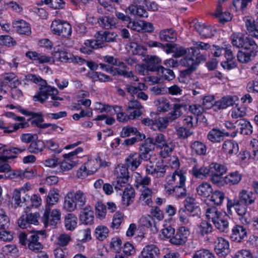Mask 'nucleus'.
I'll use <instances>...</instances> for the list:
<instances>
[{
    "instance_id": "obj_16",
    "label": "nucleus",
    "mask_w": 258,
    "mask_h": 258,
    "mask_svg": "<svg viewBox=\"0 0 258 258\" xmlns=\"http://www.w3.org/2000/svg\"><path fill=\"white\" fill-rule=\"evenodd\" d=\"M80 220L82 223L85 225L93 223L94 220V212L91 206H87L81 212Z\"/></svg>"
},
{
    "instance_id": "obj_42",
    "label": "nucleus",
    "mask_w": 258,
    "mask_h": 258,
    "mask_svg": "<svg viewBox=\"0 0 258 258\" xmlns=\"http://www.w3.org/2000/svg\"><path fill=\"white\" fill-rule=\"evenodd\" d=\"M135 190L133 187H125L122 194V200L123 205L126 206L130 204V201L134 198Z\"/></svg>"
},
{
    "instance_id": "obj_14",
    "label": "nucleus",
    "mask_w": 258,
    "mask_h": 258,
    "mask_svg": "<svg viewBox=\"0 0 258 258\" xmlns=\"http://www.w3.org/2000/svg\"><path fill=\"white\" fill-rule=\"evenodd\" d=\"M99 26L104 29H112L116 27V22L114 17L103 16L97 18Z\"/></svg>"
},
{
    "instance_id": "obj_1",
    "label": "nucleus",
    "mask_w": 258,
    "mask_h": 258,
    "mask_svg": "<svg viewBox=\"0 0 258 258\" xmlns=\"http://www.w3.org/2000/svg\"><path fill=\"white\" fill-rule=\"evenodd\" d=\"M25 80L27 82L39 84L41 86L39 91L34 96L35 101H38L43 103L48 99V95L57 92L56 88L47 85L46 81L39 76L29 74L25 76Z\"/></svg>"
},
{
    "instance_id": "obj_17",
    "label": "nucleus",
    "mask_w": 258,
    "mask_h": 258,
    "mask_svg": "<svg viewBox=\"0 0 258 258\" xmlns=\"http://www.w3.org/2000/svg\"><path fill=\"white\" fill-rule=\"evenodd\" d=\"M143 258H159L160 252L159 249L154 244L146 246L142 251Z\"/></svg>"
},
{
    "instance_id": "obj_29",
    "label": "nucleus",
    "mask_w": 258,
    "mask_h": 258,
    "mask_svg": "<svg viewBox=\"0 0 258 258\" xmlns=\"http://www.w3.org/2000/svg\"><path fill=\"white\" fill-rule=\"evenodd\" d=\"M45 146L44 143L37 138L31 142L28 147V150L31 153L38 154L43 150Z\"/></svg>"
},
{
    "instance_id": "obj_12",
    "label": "nucleus",
    "mask_w": 258,
    "mask_h": 258,
    "mask_svg": "<svg viewBox=\"0 0 258 258\" xmlns=\"http://www.w3.org/2000/svg\"><path fill=\"white\" fill-rule=\"evenodd\" d=\"M154 147L153 138H148L143 143L141 144L139 153L144 156L145 160L147 161L150 158V153L154 149Z\"/></svg>"
},
{
    "instance_id": "obj_48",
    "label": "nucleus",
    "mask_w": 258,
    "mask_h": 258,
    "mask_svg": "<svg viewBox=\"0 0 258 258\" xmlns=\"http://www.w3.org/2000/svg\"><path fill=\"white\" fill-rule=\"evenodd\" d=\"M173 192L174 197L176 198L183 199L187 196V189L185 184L176 185L174 186Z\"/></svg>"
},
{
    "instance_id": "obj_63",
    "label": "nucleus",
    "mask_w": 258,
    "mask_h": 258,
    "mask_svg": "<svg viewBox=\"0 0 258 258\" xmlns=\"http://www.w3.org/2000/svg\"><path fill=\"white\" fill-rule=\"evenodd\" d=\"M123 220V215L122 213L117 212L113 216L111 227L113 229H117Z\"/></svg>"
},
{
    "instance_id": "obj_38",
    "label": "nucleus",
    "mask_w": 258,
    "mask_h": 258,
    "mask_svg": "<svg viewBox=\"0 0 258 258\" xmlns=\"http://www.w3.org/2000/svg\"><path fill=\"white\" fill-rule=\"evenodd\" d=\"M141 222L144 226L150 228L153 233H156L158 232L156 224L152 217L149 215L143 217L141 219Z\"/></svg>"
},
{
    "instance_id": "obj_46",
    "label": "nucleus",
    "mask_w": 258,
    "mask_h": 258,
    "mask_svg": "<svg viewBox=\"0 0 258 258\" xmlns=\"http://www.w3.org/2000/svg\"><path fill=\"white\" fill-rule=\"evenodd\" d=\"M171 180L174 181L176 185L185 184L186 177L181 170H176L171 177Z\"/></svg>"
},
{
    "instance_id": "obj_58",
    "label": "nucleus",
    "mask_w": 258,
    "mask_h": 258,
    "mask_svg": "<svg viewBox=\"0 0 258 258\" xmlns=\"http://www.w3.org/2000/svg\"><path fill=\"white\" fill-rule=\"evenodd\" d=\"M176 134L181 139H186L192 134V132L186 127L181 126L176 128Z\"/></svg>"
},
{
    "instance_id": "obj_32",
    "label": "nucleus",
    "mask_w": 258,
    "mask_h": 258,
    "mask_svg": "<svg viewBox=\"0 0 258 258\" xmlns=\"http://www.w3.org/2000/svg\"><path fill=\"white\" fill-rule=\"evenodd\" d=\"M211 47V46L208 43L202 41L196 42L195 46L188 49V53L198 54L201 52L200 50H209V52Z\"/></svg>"
},
{
    "instance_id": "obj_39",
    "label": "nucleus",
    "mask_w": 258,
    "mask_h": 258,
    "mask_svg": "<svg viewBox=\"0 0 258 258\" xmlns=\"http://www.w3.org/2000/svg\"><path fill=\"white\" fill-rule=\"evenodd\" d=\"M207 138L213 143L220 142L223 140V132L219 129L213 128L208 133Z\"/></svg>"
},
{
    "instance_id": "obj_60",
    "label": "nucleus",
    "mask_w": 258,
    "mask_h": 258,
    "mask_svg": "<svg viewBox=\"0 0 258 258\" xmlns=\"http://www.w3.org/2000/svg\"><path fill=\"white\" fill-rule=\"evenodd\" d=\"M16 42L9 35H2L0 36V45H5L8 47L14 46Z\"/></svg>"
},
{
    "instance_id": "obj_43",
    "label": "nucleus",
    "mask_w": 258,
    "mask_h": 258,
    "mask_svg": "<svg viewBox=\"0 0 258 258\" xmlns=\"http://www.w3.org/2000/svg\"><path fill=\"white\" fill-rule=\"evenodd\" d=\"M222 214L218 210L217 208L213 207L208 208L206 210V217L209 220L215 223L221 217Z\"/></svg>"
},
{
    "instance_id": "obj_21",
    "label": "nucleus",
    "mask_w": 258,
    "mask_h": 258,
    "mask_svg": "<svg viewBox=\"0 0 258 258\" xmlns=\"http://www.w3.org/2000/svg\"><path fill=\"white\" fill-rule=\"evenodd\" d=\"M26 150V148L23 147L21 148L10 147L6 148L5 146L2 145V153L0 157L2 158L3 156H6L7 160L9 159H14L17 157L16 155H11V154H17L21 153Z\"/></svg>"
},
{
    "instance_id": "obj_33",
    "label": "nucleus",
    "mask_w": 258,
    "mask_h": 258,
    "mask_svg": "<svg viewBox=\"0 0 258 258\" xmlns=\"http://www.w3.org/2000/svg\"><path fill=\"white\" fill-rule=\"evenodd\" d=\"M78 218L72 213L68 214L64 219V226L67 230H73L77 227Z\"/></svg>"
},
{
    "instance_id": "obj_4",
    "label": "nucleus",
    "mask_w": 258,
    "mask_h": 258,
    "mask_svg": "<svg viewBox=\"0 0 258 258\" xmlns=\"http://www.w3.org/2000/svg\"><path fill=\"white\" fill-rule=\"evenodd\" d=\"M60 213L57 209L53 210L50 213V209L46 206V209L43 215V222L46 227L50 226L52 228H55L60 223Z\"/></svg>"
},
{
    "instance_id": "obj_61",
    "label": "nucleus",
    "mask_w": 258,
    "mask_h": 258,
    "mask_svg": "<svg viewBox=\"0 0 258 258\" xmlns=\"http://www.w3.org/2000/svg\"><path fill=\"white\" fill-rule=\"evenodd\" d=\"M178 215L179 221L182 224L186 225L189 223L188 217L191 216L186 211L183 207L180 208L178 211Z\"/></svg>"
},
{
    "instance_id": "obj_35",
    "label": "nucleus",
    "mask_w": 258,
    "mask_h": 258,
    "mask_svg": "<svg viewBox=\"0 0 258 258\" xmlns=\"http://www.w3.org/2000/svg\"><path fill=\"white\" fill-rule=\"evenodd\" d=\"M210 175L213 174H224L227 171L226 167L220 163L212 162L209 165Z\"/></svg>"
},
{
    "instance_id": "obj_3",
    "label": "nucleus",
    "mask_w": 258,
    "mask_h": 258,
    "mask_svg": "<svg viewBox=\"0 0 258 258\" xmlns=\"http://www.w3.org/2000/svg\"><path fill=\"white\" fill-rule=\"evenodd\" d=\"M50 28L53 34L63 37H68L71 35V26L66 22H61L59 20H54L52 22Z\"/></svg>"
},
{
    "instance_id": "obj_24",
    "label": "nucleus",
    "mask_w": 258,
    "mask_h": 258,
    "mask_svg": "<svg viewBox=\"0 0 258 258\" xmlns=\"http://www.w3.org/2000/svg\"><path fill=\"white\" fill-rule=\"evenodd\" d=\"M159 36L162 41L173 42L176 39V33L172 28L163 29L160 31Z\"/></svg>"
},
{
    "instance_id": "obj_5",
    "label": "nucleus",
    "mask_w": 258,
    "mask_h": 258,
    "mask_svg": "<svg viewBox=\"0 0 258 258\" xmlns=\"http://www.w3.org/2000/svg\"><path fill=\"white\" fill-rule=\"evenodd\" d=\"M230 229L227 236L233 241L240 243L247 236V230L244 226L234 225Z\"/></svg>"
},
{
    "instance_id": "obj_34",
    "label": "nucleus",
    "mask_w": 258,
    "mask_h": 258,
    "mask_svg": "<svg viewBox=\"0 0 258 258\" xmlns=\"http://www.w3.org/2000/svg\"><path fill=\"white\" fill-rule=\"evenodd\" d=\"M192 152L200 156H205L207 154L206 146L201 142L195 141L190 146Z\"/></svg>"
},
{
    "instance_id": "obj_13",
    "label": "nucleus",
    "mask_w": 258,
    "mask_h": 258,
    "mask_svg": "<svg viewBox=\"0 0 258 258\" xmlns=\"http://www.w3.org/2000/svg\"><path fill=\"white\" fill-rule=\"evenodd\" d=\"M221 150L226 155L230 156L236 154L239 150L237 143L232 140H227L223 143Z\"/></svg>"
},
{
    "instance_id": "obj_25",
    "label": "nucleus",
    "mask_w": 258,
    "mask_h": 258,
    "mask_svg": "<svg viewBox=\"0 0 258 258\" xmlns=\"http://www.w3.org/2000/svg\"><path fill=\"white\" fill-rule=\"evenodd\" d=\"M63 208L69 212L78 209L72 196V192H69L64 197Z\"/></svg>"
},
{
    "instance_id": "obj_20",
    "label": "nucleus",
    "mask_w": 258,
    "mask_h": 258,
    "mask_svg": "<svg viewBox=\"0 0 258 258\" xmlns=\"http://www.w3.org/2000/svg\"><path fill=\"white\" fill-rule=\"evenodd\" d=\"M13 25L17 32L20 34L29 35L31 33L29 24L23 20L13 22Z\"/></svg>"
},
{
    "instance_id": "obj_26",
    "label": "nucleus",
    "mask_w": 258,
    "mask_h": 258,
    "mask_svg": "<svg viewBox=\"0 0 258 258\" xmlns=\"http://www.w3.org/2000/svg\"><path fill=\"white\" fill-rule=\"evenodd\" d=\"M125 12L126 14L137 15L140 17L146 18L148 16V12L141 6L131 5L126 9Z\"/></svg>"
},
{
    "instance_id": "obj_11",
    "label": "nucleus",
    "mask_w": 258,
    "mask_h": 258,
    "mask_svg": "<svg viewBox=\"0 0 258 258\" xmlns=\"http://www.w3.org/2000/svg\"><path fill=\"white\" fill-rule=\"evenodd\" d=\"M238 99V97L236 95L224 96L221 99L215 101L214 103L215 110L223 109L229 106H233Z\"/></svg>"
},
{
    "instance_id": "obj_2",
    "label": "nucleus",
    "mask_w": 258,
    "mask_h": 258,
    "mask_svg": "<svg viewBox=\"0 0 258 258\" xmlns=\"http://www.w3.org/2000/svg\"><path fill=\"white\" fill-rule=\"evenodd\" d=\"M83 152V148L78 147L74 151L68 154L63 155L64 160L60 164V168L62 171H67L72 169L77 163L76 159L77 155Z\"/></svg>"
},
{
    "instance_id": "obj_10",
    "label": "nucleus",
    "mask_w": 258,
    "mask_h": 258,
    "mask_svg": "<svg viewBox=\"0 0 258 258\" xmlns=\"http://www.w3.org/2000/svg\"><path fill=\"white\" fill-rule=\"evenodd\" d=\"M143 160H145V158L141 153H131L125 159V164L128 168L134 171L141 165Z\"/></svg>"
},
{
    "instance_id": "obj_47",
    "label": "nucleus",
    "mask_w": 258,
    "mask_h": 258,
    "mask_svg": "<svg viewBox=\"0 0 258 258\" xmlns=\"http://www.w3.org/2000/svg\"><path fill=\"white\" fill-rule=\"evenodd\" d=\"M158 72L162 74V78L165 80L169 81L175 78V75L172 70L165 69L162 66H160L158 68Z\"/></svg>"
},
{
    "instance_id": "obj_64",
    "label": "nucleus",
    "mask_w": 258,
    "mask_h": 258,
    "mask_svg": "<svg viewBox=\"0 0 258 258\" xmlns=\"http://www.w3.org/2000/svg\"><path fill=\"white\" fill-rule=\"evenodd\" d=\"M233 258H257V257L253 256L252 253L249 250L241 249L235 253Z\"/></svg>"
},
{
    "instance_id": "obj_8",
    "label": "nucleus",
    "mask_w": 258,
    "mask_h": 258,
    "mask_svg": "<svg viewBox=\"0 0 258 258\" xmlns=\"http://www.w3.org/2000/svg\"><path fill=\"white\" fill-rule=\"evenodd\" d=\"M54 55L57 56L61 62H73L80 65L84 64L86 60L78 56H74L64 51H58L55 52Z\"/></svg>"
},
{
    "instance_id": "obj_7",
    "label": "nucleus",
    "mask_w": 258,
    "mask_h": 258,
    "mask_svg": "<svg viewBox=\"0 0 258 258\" xmlns=\"http://www.w3.org/2000/svg\"><path fill=\"white\" fill-rule=\"evenodd\" d=\"M215 251L219 257L225 258L230 251L228 241L222 237H218L215 242Z\"/></svg>"
},
{
    "instance_id": "obj_62",
    "label": "nucleus",
    "mask_w": 258,
    "mask_h": 258,
    "mask_svg": "<svg viewBox=\"0 0 258 258\" xmlns=\"http://www.w3.org/2000/svg\"><path fill=\"white\" fill-rule=\"evenodd\" d=\"M246 114V108L244 107H237V106L232 109L231 116L233 118L242 117Z\"/></svg>"
},
{
    "instance_id": "obj_44",
    "label": "nucleus",
    "mask_w": 258,
    "mask_h": 258,
    "mask_svg": "<svg viewBox=\"0 0 258 258\" xmlns=\"http://www.w3.org/2000/svg\"><path fill=\"white\" fill-rule=\"evenodd\" d=\"M152 191L151 189L149 188H144L140 198V201L143 202V204L149 205L152 203Z\"/></svg>"
},
{
    "instance_id": "obj_23",
    "label": "nucleus",
    "mask_w": 258,
    "mask_h": 258,
    "mask_svg": "<svg viewBox=\"0 0 258 258\" xmlns=\"http://www.w3.org/2000/svg\"><path fill=\"white\" fill-rule=\"evenodd\" d=\"M145 59L146 61V68L148 70L158 72V69L160 66H158L161 62V59L154 55H147Z\"/></svg>"
},
{
    "instance_id": "obj_18",
    "label": "nucleus",
    "mask_w": 258,
    "mask_h": 258,
    "mask_svg": "<svg viewBox=\"0 0 258 258\" xmlns=\"http://www.w3.org/2000/svg\"><path fill=\"white\" fill-rule=\"evenodd\" d=\"M238 200L239 204L241 203L247 206L254 203L255 197L251 191L242 190L239 193Z\"/></svg>"
},
{
    "instance_id": "obj_41",
    "label": "nucleus",
    "mask_w": 258,
    "mask_h": 258,
    "mask_svg": "<svg viewBox=\"0 0 258 258\" xmlns=\"http://www.w3.org/2000/svg\"><path fill=\"white\" fill-rule=\"evenodd\" d=\"M216 228L218 229L220 232L225 233L228 235V233L230 229L228 221L221 218L220 217L218 220L214 223Z\"/></svg>"
},
{
    "instance_id": "obj_51",
    "label": "nucleus",
    "mask_w": 258,
    "mask_h": 258,
    "mask_svg": "<svg viewBox=\"0 0 258 258\" xmlns=\"http://www.w3.org/2000/svg\"><path fill=\"white\" fill-rule=\"evenodd\" d=\"M211 197V201L216 205H220L223 203L224 198L225 194L222 191L220 190H215L212 192Z\"/></svg>"
},
{
    "instance_id": "obj_57",
    "label": "nucleus",
    "mask_w": 258,
    "mask_h": 258,
    "mask_svg": "<svg viewBox=\"0 0 258 258\" xmlns=\"http://www.w3.org/2000/svg\"><path fill=\"white\" fill-rule=\"evenodd\" d=\"M199 229L201 234L204 236L212 232L213 227L210 223L206 221H203L200 224Z\"/></svg>"
},
{
    "instance_id": "obj_53",
    "label": "nucleus",
    "mask_w": 258,
    "mask_h": 258,
    "mask_svg": "<svg viewBox=\"0 0 258 258\" xmlns=\"http://www.w3.org/2000/svg\"><path fill=\"white\" fill-rule=\"evenodd\" d=\"M129 47L130 51L134 55H142L146 50L143 46L136 42H131Z\"/></svg>"
},
{
    "instance_id": "obj_30",
    "label": "nucleus",
    "mask_w": 258,
    "mask_h": 258,
    "mask_svg": "<svg viewBox=\"0 0 258 258\" xmlns=\"http://www.w3.org/2000/svg\"><path fill=\"white\" fill-rule=\"evenodd\" d=\"M183 107V105L182 104H175L173 106L172 110H171L168 114L166 118V122H172L181 116L182 114L181 109Z\"/></svg>"
},
{
    "instance_id": "obj_36",
    "label": "nucleus",
    "mask_w": 258,
    "mask_h": 258,
    "mask_svg": "<svg viewBox=\"0 0 258 258\" xmlns=\"http://www.w3.org/2000/svg\"><path fill=\"white\" fill-rule=\"evenodd\" d=\"M241 178L242 175L238 171L231 172L225 176L226 184L230 185L237 184Z\"/></svg>"
},
{
    "instance_id": "obj_9",
    "label": "nucleus",
    "mask_w": 258,
    "mask_h": 258,
    "mask_svg": "<svg viewBox=\"0 0 258 258\" xmlns=\"http://www.w3.org/2000/svg\"><path fill=\"white\" fill-rule=\"evenodd\" d=\"M167 166L164 165L163 160L157 161L155 165H147L146 172L147 173L154 175L156 177H163L166 172Z\"/></svg>"
},
{
    "instance_id": "obj_19",
    "label": "nucleus",
    "mask_w": 258,
    "mask_h": 258,
    "mask_svg": "<svg viewBox=\"0 0 258 258\" xmlns=\"http://www.w3.org/2000/svg\"><path fill=\"white\" fill-rule=\"evenodd\" d=\"M245 51L248 52L250 55L254 57L258 52V45L251 38L246 37V39L242 48Z\"/></svg>"
},
{
    "instance_id": "obj_22",
    "label": "nucleus",
    "mask_w": 258,
    "mask_h": 258,
    "mask_svg": "<svg viewBox=\"0 0 258 258\" xmlns=\"http://www.w3.org/2000/svg\"><path fill=\"white\" fill-rule=\"evenodd\" d=\"M235 124L239 127L240 132L244 135H251L252 132V127L250 123L245 119H240L235 122Z\"/></svg>"
},
{
    "instance_id": "obj_49",
    "label": "nucleus",
    "mask_w": 258,
    "mask_h": 258,
    "mask_svg": "<svg viewBox=\"0 0 258 258\" xmlns=\"http://www.w3.org/2000/svg\"><path fill=\"white\" fill-rule=\"evenodd\" d=\"M195 29L201 36L208 37L211 35V28L200 23L195 24Z\"/></svg>"
},
{
    "instance_id": "obj_27",
    "label": "nucleus",
    "mask_w": 258,
    "mask_h": 258,
    "mask_svg": "<svg viewBox=\"0 0 258 258\" xmlns=\"http://www.w3.org/2000/svg\"><path fill=\"white\" fill-rule=\"evenodd\" d=\"M215 16L218 18L220 23L223 24L230 21L232 19L231 15L229 12H222V6L220 4L217 5Z\"/></svg>"
},
{
    "instance_id": "obj_28",
    "label": "nucleus",
    "mask_w": 258,
    "mask_h": 258,
    "mask_svg": "<svg viewBox=\"0 0 258 258\" xmlns=\"http://www.w3.org/2000/svg\"><path fill=\"white\" fill-rule=\"evenodd\" d=\"M72 196L78 209H81L86 202V196L81 190L72 192Z\"/></svg>"
},
{
    "instance_id": "obj_56",
    "label": "nucleus",
    "mask_w": 258,
    "mask_h": 258,
    "mask_svg": "<svg viewBox=\"0 0 258 258\" xmlns=\"http://www.w3.org/2000/svg\"><path fill=\"white\" fill-rule=\"evenodd\" d=\"M223 174L210 175L211 182L218 186H223L226 184L225 176L223 177Z\"/></svg>"
},
{
    "instance_id": "obj_31",
    "label": "nucleus",
    "mask_w": 258,
    "mask_h": 258,
    "mask_svg": "<svg viewBox=\"0 0 258 258\" xmlns=\"http://www.w3.org/2000/svg\"><path fill=\"white\" fill-rule=\"evenodd\" d=\"M213 188L210 184L203 182L197 187V192L201 197H208L212 193Z\"/></svg>"
},
{
    "instance_id": "obj_15",
    "label": "nucleus",
    "mask_w": 258,
    "mask_h": 258,
    "mask_svg": "<svg viewBox=\"0 0 258 258\" xmlns=\"http://www.w3.org/2000/svg\"><path fill=\"white\" fill-rule=\"evenodd\" d=\"M142 108L141 103L137 100H132L128 102L126 110L130 112V117L135 119L141 115L140 109Z\"/></svg>"
},
{
    "instance_id": "obj_6",
    "label": "nucleus",
    "mask_w": 258,
    "mask_h": 258,
    "mask_svg": "<svg viewBox=\"0 0 258 258\" xmlns=\"http://www.w3.org/2000/svg\"><path fill=\"white\" fill-rule=\"evenodd\" d=\"M189 235L188 229L182 226L178 228L176 232L169 239V242L174 245H183L185 244Z\"/></svg>"
},
{
    "instance_id": "obj_50",
    "label": "nucleus",
    "mask_w": 258,
    "mask_h": 258,
    "mask_svg": "<svg viewBox=\"0 0 258 258\" xmlns=\"http://www.w3.org/2000/svg\"><path fill=\"white\" fill-rule=\"evenodd\" d=\"M108 229L105 226H98L95 230V236L99 240H103L107 237L108 234Z\"/></svg>"
},
{
    "instance_id": "obj_45",
    "label": "nucleus",
    "mask_w": 258,
    "mask_h": 258,
    "mask_svg": "<svg viewBox=\"0 0 258 258\" xmlns=\"http://www.w3.org/2000/svg\"><path fill=\"white\" fill-rule=\"evenodd\" d=\"M231 42L234 46L242 49L246 37H243L240 34L233 33L231 36Z\"/></svg>"
},
{
    "instance_id": "obj_40",
    "label": "nucleus",
    "mask_w": 258,
    "mask_h": 258,
    "mask_svg": "<svg viewBox=\"0 0 258 258\" xmlns=\"http://www.w3.org/2000/svg\"><path fill=\"white\" fill-rule=\"evenodd\" d=\"M30 188V186H29V188L27 187L23 186L21 187L20 189H15L13 194L12 200L14 202V204L15 207H18L20 205H21V196L22 195L25 194L26 192V189L27 190H29Z\"/></svg>"
},
{
    "instance_id": "obj_59",
    "label": "nucleus",
    "mask_w": 258,
    "mask_h": 258,
    "mask_svg": "<svg viewBox=\"0 0 258 258\" xmlns=\"http://www.w3.org/2000/svg\"><path fill=\"white\" fill-rule=\"evenodd\" d=\"M59 199V194L54 190L49 191L47 197V205H53L57 203Z\"/></svg>"
},
{
    "instance_id": "obj_55",
    "label": "nucleus",
    "mask_w": 258,
    "mask_h": 258,
    "mask_svg": "<svg viewBox=\"0 0 258 258\" xmlns=\"http://www.w3.org/2000/svg\"><path fill=\"white\" fill-rule=\"evenodd\" d=\"M184 125L189 128L196 126L198 122V118L192 115L186 116L183 120Z\"/></svg>"
},
{
    "instance_id": "obj_37",
    "label": "nucleus",
    "mask_w": 258,
    "mask_h": 258,
    "mask_svg": "<svg viewBox=\"0 0 258 258\" xmlns=\"http://www.w3.org/2000/svg\"><path fill=\"white\" fill-rule=\"evenodd\" d=\"M192 174L197 178H203L210 176V170L208 166H202L200 168H198L195 166L192 168Z\"/></svg>"
},
{
    "instance_id": "obj_52",
    "label": "nucleus",
    "mask_w": 258,
    "mask_h": 258,
    "mask_svg": "<svg viewBox=\"0 0 258 258\" xmlns=\"http://www.w3.org/2000/svg\"><path fill=\"white\" fill-rule=\"evenodd\" d=\"M43 2L54 10L62 9L65 7V3L63 0H44Z\"/></svg>"
},
{
    "instance_id": "obj_54",
    "label": "nucleus",
    "mask_w": 258,
    "mask_h": 258,
    "mask_svg": "<svg viewBox=\"0 0 258 258\" xmlns=\"http://www.w3.org/2000/svg\"><path fill=\"white\" fill-rule=\"evenodd\" d=\"M192 258H215V256L209 250L201 249L196 251Z\"/></svg>"
}]
</instances>
